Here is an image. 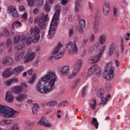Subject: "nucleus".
<instances>
[{"mask_svg":"<svg viewBox=\"0 0 130 130\" xmlns=\"http://www.w3.org/2000/svg\"><path fill=\"white\" fill-rule=\"evenodd\" d=\"M59 48H58V47H56L55 49L52 51V54L54 55V54H56V53H57V52H58V51H59Z\"/></svg>","mask_w":130,"mask_h":130,"instance_id":"48","label":"nucleus"},{"mask_svg":"<svg viewBox=\"0 0 130 130\" xmlns=\"http://www.w3.org/2000/svg\"><path fill=\"white\" fill-rule=\"evenodd\" d=\"M23 90H24L23 86L18 85L14 87L13 92L15 93V94H21V93L23 92Z\"/></svg>","mask_w":130,"mask_h":130,"instance_id":"21","label":"nucleus"},{"mask_svg":"<svg viewBox=\"0 0 130 130\" xmlns=\"http://www.w3.org/2000/svg\"><path fill=\"white\" fill-rule=\"evenodd\" d=\"M3 63L4 66H10L14 63V60L10 57L5 56L3 59Z\"/></svg>","mask_w":130,"mask_h":130,"instance_id":"12","label":"nucleus"},{"mask_svg":"<svg viewBox=\"0 0 130 130\" xmlns=\"http://www.w3.org/2000/svg\"><path fill=\"white\" fill-rule=\"evenodd\" d=\"M37 78V77L36 76V74H34L32 76L31 79L29 81H28L29 84H33V83L35 82V80H36Z\"/></svg>","mask_w":130,"mask_h":130,"instance_id":"39","label":"nucleus"},{"mask_svg":"<svg viewBox=\"0 0 130 130\" xmlns=\"http://www.w3.org/2000/svg\"><path fill=\"white\" fill-rule=\"evenodd\" d=\"M61 106L62 107H64V106H68V102L67 101H63V102H61L60 105H58V106Z\"/></svg>","mask_w":130,"mask_h":130,"instance_id":"44","label":"nucleus"},{"mask_svg":"<svg viewBox=\"0 0 130 130\" xmlns=\"http://www.w3.org/2000/svg\"><path fill=\"white\" fill-rule=\"evenodd\" d=\"M110 97H111V95L110 94H108L107 96V98H104L102 99V103L101 104V105H102V104H104V106H105V105H106V103L107 102L108 100H109V98H110Z\"/></svg>","mask_w":130,"mask_h":130,"instance_id":"35","label":"nucleus"},{"mask_svg":"<svg viewBox=\"0 0 130 130\" xmlns=\"http://www.w3.org/2000/svg\"><path fill=\"white\" fill-rule=\"evenodd\" d=\"M66 52V50H63L62 51H61L60 53L56 55L54 58L55 59H59V58H61L63 56V54Z\"/></svg>","mask_w":130,"mask_h":130,"instance_id":"34","label":"nucleus"},{"mask_svg":"<svg viewBox=\"0 0 130 130\" xmlns=\"http://www.w3.org/2000/svg\"><path fill=\"white\" fill-rule=\"evenodd\" d=\"M93 50L94 51H98L99 50V45L98 43H95L93 46Z\"/></svg>","mask_w":130,"mask_h":130,"instance_id":"47","label":"nucleus"},{"mask_svg":"<svg viewBox=\"0 0 130 130\" xmlns=\"http://www.w3.org/2000/svg\"><path fill=\"white\" fill-rule=\"evenodd\" d=\"M61 4L62 6H64V5H67L69 2H70V0H60Z\"/></svg>","mask_w":130,"mask_h":130,"instance_id":"54","label":"nucleus"},{"mask_svg":"<svg viewBox=\"0 0 130 130\" xmlns=\"http://www.w3.org/2000/svg\"><path fill=\"white\" fill-rule=\"evenodd\" d=\"M106 49V45H104L101 49L100 50V52L99 54L100 55L102 56V54H103V53H104V51H105Z\"/></svg>","mask_w":130,"mask_h":130,"instance_id":"41","label":"nucleus"},{"mask_svg":"<svg viewBox=\"0 0 130 130\" xmlns=\"http://www.w3.org/2000/svg\"><path fill=\"white\" fill-rule=\"evenodd\" d=\"M40 109V106L38 104H35L32 108V111L33 114H37V112H38V110Z\"/></svg>","mask_w":130,"mask_h":130,"instance_id":"30","label":"nucleus"},{"mask_svg":"<svg viewBox=\"0 0 130 130\" xmlns=\"http://www.w3.org/2000/svg\"><path fill=\"white\" fill-rule=\"evenodd\" d=\"M103 14L105 16H108L110 11V5L109 3L106 2L104 4Z\"/></svg>","mask_w":130,"mask_h":130,"instance_id":"16","label":"nucleus"},{"mask_svg":"<svg viewBox=\"0 0 130 130\" xmlns=\"http://www.w3.org/2000/svg\"><path fill=\"white\" fill-rule=\"evenodd\" d=\"M23 49V46L21 45H17L15 46V49L17 50H21V49Z\"/></svg>","mask_w":130,"mask_h":130,"instance_id":"56","label":"nucleus"},{"mask_svg":"<svg viewBox=\"0 0 130 130\" xmlns=\"http://www.w3.org/2000/svg\"><path fill=\"white\" fill-rule=\"evenodd\" d=\"M46 106H50V107H53V106H55V105H57V102L56 101H52L49 102H46L45 103Z\"/></svg>","mask_w":130,"mask_h":130,"instance_id":"32","label":"nucleus"},{"mask_svg":"<svg viewBox=\"0 0 130 130\" xmlns=\"http://www.w3.org/2000/svg\"><path fill=\"white\" fill-rule=\"evenodd\" d=\"M100 19H99V16H98V13H96L94 16V21L93 22V31L94 33H97L98 31V25H99V21Z\"/></svg>","mask_w":130,"mask_h":130,"instance_id":"11","label":"nucleus"},{"mask_svg":"<svg viewBox=\"0 0 130 130\" xmlns=\"http://www.w3.org/2000/svg\"><path fill=\"white\" fill-rule=\"evenodd\" d=\"M87 43H88V39L87 38L84 39L83 42L81 44L82 46H83V47L86 46V45H87Z\"/></svg>","mask_w":130,"mask_h":130,"instance_id":"49","label":"nucleus"},{"mask_svg":"<svg viewBox=\"0 0 130 130\" xmlns=\"http://www.w3.org/2000/svg\"><path fill=\"white\" fill-rule=\"evenodd\" d=\"M90 105L92 110H94L97 106V102H96V99L95 98H93L90 100Z\"/></svg>","mask_w":130,"mask_h":130,"instance_id":"31","label":"nucleus"},{"mask_svg":"<svg viewBox=\"0 0 130 130\" xmlns=\"http://www.w3.org/2000/svg\"><path fill=\"white\" fill-rule=\"evenodd\" d=\"M27 98H28V95L25 94H22L16 97V100L19 102H23V101H24L25 99H27Z\"/></svg>","mask_w":130,"mask_h":130,"instance_id":"24","label":"nucleus"},{"mask_svg":"<svg viewBox=\"0 0 130 130\" xmlns=\"http://www.w3.org/2000/svg\"><path fill=\"white\" fill-rule=\"evenodd\" d=\"M48 14L42 13L40 16L35 17L34 23L38 24L41 29H44L46 27L45 22L48 21Z\"/></svg>","mask_w":130,"mask_h":130,"instance_id":"5","label":"nucleus"},{"mask_svg":"<svg viewBox=\"0 0 130 130\" xmlns=\"http://www.w3.org/2000/svg\"><path fill=\"white\" fill-rule=\"evenodd\" d=\"M121 53H123V51L124 50V45L123 44V42L122 41V43H121Z\"/></svg>","mask_w":130,"mask_h":130,"instance_id":"58","label":"nucleus"},{"mask_svg":"<svg viewBox=\"0 0 130 130\" xmlns=\"http://www.w3.org/2000/svg\"><path fill=\"white\" fill-rule=\"evenodd\" d=\"M82 0H76L75 3V11L79 13L82 10V5H81V1Z\"/></svg>","mask_w":130,"mask_h":130,"instance_id":"23","label":"nucleus"},{"mask_svg":"<svg viewBox=\"0 0 130 130\" xmlns=\"http://www.w3.org/2000/svg\"><path fill=\"white\" fill-rule=\"evenodd\" d=\"M39 13V9L38 8H36L34 10V14L35 15H37Z\"/></svg>","mask_w":130,"mask_h":130,"instance_id":"62","label":"nucleus"},{"mask_svg":"<svg viewBox=\"0 0 130 130\" xmlns=\"http://www.w3.org/2000/svg\"><path fill=\"white\" fill-rule=\"evenodd\" d=\"M18 114H19V112L8 106L0 105V115L4 118H14Z\"/></svg>","mask_w":130,"mask_h":130,"instance_id":"4","label":"nucleus"},{"mask_svg":"<svg viewBox=\"0 0 130 130\" xmlns=\"http://www.w3.org/2000/svg\"><path fill=\"white\" fill-rule=\"evenodd\" d=\"M59 5H56L55 8L57 10L54 14L52 21L50 24V28L48 31L47 37L48 39H52L54 37L56 29L57 28V25H58V20H59V14H60V9H59Z\"/></svg>","mask_w":130,"mask_h":130,"instance_id":"3","label":"nucleus"},{"mask_svg":"<svg viewBox=\"0 0 130 130\" xmlns=\"http://www.w3.org/2000/svg\"><path fill=\"white\" fill-rule=\"evenodd\" d=\"M16 82H18V79L16 78H13L6 80L5 82V85L6 86H10V85H12V83H16Z\"/></svg>","mask_w":130,"mask_h":130,"instance_id":"27","label":"nucleus"},{"mask_svg":"<svg viewBox=\"0 0 130 130\" xmlns=\"http://www.w3.org/2000/svg\"><path fill=\"white\" fill-rule=\"evenodd\" d=\"M92 120L91 121V123L93 124V125H94L96 129L98 128L99 123L98 122V121H97V118L92 117Z\"/></svg>","mask_w":130,"mask_h":130,"instance_id":"33","label":"nucleus"},{"mask_svg":"<svg viewBox=\"0 0 130 130\" xmlns=\"http://www.w3.org/2000/svg\"><path fill=\"white\" fill-rule=\"evenodd\" d=\"M57 80L55 72L49 71L39 80L36 84V90L40 94H47L55 89V82Z\"/></svg>","mask_w":130,"mask_h":130,"instance_id":"1","label":"nucleus"},{"mask_svg":"<svg viewBox=\"0 0 130 130\" xmlns=\"http://www.w3.org/2000/svg\"><path fill=\"white\" fill-rule=\"evenodd\" d=\"M19 126H18L17 124H14L13 126L11 127V130H19Z\"/></svg>","mask_w":130,"mask_h":130,"instance_id":"45","label":"nucleus"},{"mask_svg":"<svg viewBox=\"0 0 130 130\" xmlns=\"http://www.w3.org/2000/svg\"><path fill=\"white\" fill-rule=\"evenodd\" d=\"M97 96L101 99L104 98L103 96H104V89L103 88H100L96 92Z\"/></svg>","mask_w":130,"mask_h":130,"instance_id":"29","label":"nucleus"},{"mask_svg":"<svg viewBox=\"0 0 130 130\" xmlns=\"http://www.w3.org/2000/svg\"><path fill=\"white\" fill-rule=\"evenodd\" d=\"M35 55H36L35 52L31 53L30 51H28L24 57V62L27 63V62L32 61V60L34 59Z\"/></svg>","mask_w":130,"mask_h":130,"instance_id":"9","label":"nucleus"},{"mask_svg":"<svg viewBox=\"0 0 130 130\" xmlns=\"http://www.w3.org/2000/svg\"><path fill=\"white\" fill-rule=\"evenodd\" d=\"M24 55H25V52H22L20 53H16L15 56V61H19V60H21L24 57Z\"/></svg>","mask_w":130,"mask_h":130,"instance_id":"25","label":"nucleus"},{"mask_svg":"<svg viewBox=\"0 0 130 130\" xmlns=\"http://www.w3.org/2000/svg\"><path fill=\"white\" fill-rule=\"evenodd\" d=\"M102 58V56L99 54L95 56H91L88 60V63L90 64H93V63H97L100 61V59Z\"/></svg>","mask_w":130,"mask_h":130,"instance_id":"10","label":"nucleus"},{"mask_svg":"<svg viewBox=\"0 0 130 130\" xmlns=\"http://www.w3.org/2000/svg\"><path fill=\"white\" fill-rule=\"evenodd\" d=\"M66 48L69 50V54H77L78 52V47L77 44L74 43L72 41H69L66 46Z\"/></svg>","mask_w":130,"mask_h":130,"instance_id":"8","label":"nucleus"},{"mask_svg":"<svg viewBox=\"0 0 130 130\" xmlns=\"http://www.w3.org/2000/svg\"><path fill=\"white\" fill-rule=\"evenodd\" d=\"M30 36L34 37H30V34L29 33L26 34V35H22L21 37L20 36H15L14 37V41L15 44L19 43V41H20V39L23 41V42H26L27 45H30L31 44V42H37L38 40L40 38V36L39 35V33H40V28L39 27L36 26L34 28H31L30 30Z\"/></svg>","mask_w":130,"mask_h":130,"instance_id":"2","label":"nucleus"},{"mask_svg":"<svg viewBox=\"0 0 130 130\" xmlns=\"http://www.w3.org/2000/svg\"><path fill=\"white\" fill-rule=\"evenodd\" d=\"M73 34H74V29H69V37H72V36H73Z\"/></svg>","mask_w":130,"mask_h":130,"instance_id":"57","label":"nucleus"},{"mask_svg":"<svg viewBox=\"0 0 130 130\" xmlns=\"http://www.w3.org/2000/svg\"><path fill=\"white\" fill-rule=\"evenodd\" d=\"M125 39L126 41H128L130 40V33H127L125 35Z\"/></svg>","mask_w":130,"mask_h":130,"instance_id":"52","label":"nucleus"},{"mask_svg":"<svg viewBox=\"0 0 130 130\" xmlns=\"http://www.w3.org/2000/svg\"><path fill=\"white\" fill-rule=\"evenodd\" d=\"M113 16L114 17H116L117 16V9L115 7L113 8Z\"/></svg>","mask_w":130,"mask_h":130,"instance_id":"55","label":"nucleus"},{"mask_svg":"<svg viewBox=\"0 0 130 130\" xmlns=\"http://www.w3.org/2000/svg\"><path fill=\"white\" fill-rule=\"evenodd\" d=\"M8 12L9 14H12L13 17H18V12H17L16 7L14 6H9L8 8Z\"/></svg>","mask_w":130,"mask_h":130,"instance_id":"17","label":"nucleus"},{"mask_svg":"<svg viewBox=\"0 0 130 130\" xmlns=\"http://www.w3.org/2000/svg\"><path fill=\"white\" fill-rule=\"evenodd\" d=\"M14 99L15 98L14 97V95H12L11 91L6 92L5 100L7 101V102H8L9 103H12V102H14Z\"/></svg>","mask_w":130,"mask_h":130,"instance_id":"13","label":"nucleus"},{"mask_svg":"<svg viewBox=\"0 0 130 130\" xmlns=\"http://www.w3.org/2000/svg\"><path fill=\"white\" fill-rule=\"evenodd\" d=\"M13 74V69H12V68H8L5 69L3 73V78H9V77H11Z\"/></svg>","mask_w":130,"mask_h":130,"instance_id":"18","label":"nucleus"},{"mask_svg":"<svg viewBox=\"0 0 130 130\" xmlns=\"http://www.w3.org/2000/svg\"><path fill=\"white\" fill-rule=\"evenodd\" d=\"M94 40H95V35L92 34L90 38V41H94Z\"/></svg>","mask_w":130,"mask_h":130,"instance_id":"64","label":"nucleus"},{"mask_svg":"<svg viewBox=\"0 0 130 130\" xmlns=\"http://www.w3.org/2000/svg\"><path fill=\"white\" fill-rule=\"evenodd\" d=\"M19 10L21 11V12H24V11H25V7L21 5L19 7Z\"/></svg>","mask_w":130,"mask_h":130,"instance_id":"63","label":"nucleus"},{"mask_svg":"<svg viewBox=\"0 0 130 130\" xmlns=\"http://www.w3.org/2000/svg\"><path fill=\"white\" fill-rule=\"evenodd\" d=\"M106 41V36L104 35L101 36L99 38V42L100 44H104Z\"/></svg>","mask_w":130,"mask_h":130,"instance_id":"36","label":"nucleus"},{"mask_svg":"<svg viewBox=\"0 0 130 130\" xmlns=\"http://www.w3.org/2000/svg\"><path fill=\"white\" fill-rule=\"evenodd\" d=\"M112 66V61H110L106 66L105 75H107V76H106V79H107L108 80L109 79H111V78L114 76V67H113Z\"/></svg>","mask_w":130,"mask_h":130,"instance_id":"6","label":"nucleus"},{"mask_svg":"<svg viewBox=\"0 0 130 130\" xmlns=\"http://www.w3.org/2000/svg\"><path fill=\"white\" fill-rule=\"evenodd\" d=\"M28 6L29 7H32L34 4V2L33 0H27Z\"/></svg>","mask_w":130,"mask_h":130,"instance_id":"50","label":"nucleus"},{"mask_svg":"<svg viewBox=\"0 0 130 130\" xmlns=\"http://www.w3.org/2000/svg\"><path fill=\"white\" fill-rule=\"evenodd\" d=\"M115 48H116V45L115 44L112 43L109 49V55H112L113 54Z\"/></svg>","mask_w":130,"mask_h":130,"instance_id":"28","label":"nucleus"},{"mask_svg":"<svg viewBox=\"0 0 130 130\" xmlns=\"http://www.w3.org/2000/svg\"><path fill=\"white\" fill-rule=\"evenodd\" d=\"M12 71L13 74H21V73L24 71V67L22 66H18L12 70Z\"/></svg>","mask_w":130,"mask_h":130,"instance_id":"26","label":"nucleus"},{"mask_svg":"<svg viewBox=\"0 0 130 130\" xmlns=\"http://www.w3.org/2000/svg\"><path fill=\"white\" fill-rule=\"evenodd\" d=\"M4 32H5L6 36L10 37V32H9V30L7 29V28H4Z\"/></svg>","mask_w":130,"mask_h":130,"instance_id":"53","label":"nucleus"},{"mask_svg":"<svg viewBox=\"0 0 130 130\" xmlns=\"http://www.w3.org/2000/svg\"><path fill=\"white\" fill-rule=\"evenodd\" d=\"M79 26L80 28H78V32L82 34L85 27H86V20L85 19H80L79 20Z\"/></svg>","mask_w":130,"mask_h":130,"instance_id":"19","label":"nucleus"},{"mask_svg":"<svg viewBox=\"0 0 130 130\" xmlns=\"http://www.w3.org/2000/svg\"><path fill=\"white\" fill-rule=\"evenodd\" d=\"M7 45L8 46H10V45H12V39H8L7 40Z\"/></svg>","mask_w":130,"mask_h":130,"instance_id":"59","label":"nucleus"},{"mask_svg":"<svg viewBox=\"0 0 130 130\" xmlns=\"http://www.w3.org/2000/svg\"><path fill=\"white\" fill-rule=\"evenodd\" d=\"M86 89H87V86H85L82 89V97H85L86 96Z\"/></svg>","mask_w":130,"mask_h":130,"instance_id":"51","label":"nucleus"},{"mask_svg":"<svg viewBox=\"0 0 130 130\" xmlns=\"http://www.w3.org/2000/svg\"><path fill=\"white\" fill-rule=\"evenodd\" d=\"M15 26L16 27H22V23L19 20H16L14 21L11 26V34L14 35V31H15Z\"/></svg>","mask_w":130,"mask_h":130,"instance_id":"20","label":"nucleus"},{"mask_svg":"<svg viewBox=\"0 0 130 130\" xmlns=\"http://www.w3.org/2000/svg\"><path fill=\"white\" fill-rule=\"evenodd\" d=\"M61 76H68L70 75V69L68 66H64L59 69Z\"/></svg>","mask_w":130,"mask_h":130,"instance_id":"15","label":"nucleus"},{"mask_svg":"<svg viewBox=\"0 0 130 130\" xmlns=\"http://www.w3.org/2000/svg\"><path fill=\"white\" fill-rule=\"evenodd\" d=\"M27 18H28V15L27 14V13L24 12L22 15V19H24V20H26Z\"/></svg>","mask_w":130,"mask_h":130,"instance_id":"61","label":"nucleus"},{"mask_svg":"<svg viewBox=\"0 0 130 130\" xmlns=\"http://www.w3.org/2000/svg\"><path fill=\"white\" fill-rule=\"evenodd\" d=\"M44 9L45 11L47 12V13H48V12H50V8H49V6L47 4L45 5V6H44Z\"/></svg>","mask_w":130,"mask_h":130,"instance_id":"43","label":"nucleus"},{"mask_svg":"<svg viewBox=\"0 0 130 130\" xmlns=\"http://www.w3.org/2000/svg\"><path fill=\"white\" fill-rule=\"evenodd\" d=\"M82 64H83V61H82V59H77L75 63L73 66L74 70H75V71H78V72H79L80 70L81 69V68H82Z\"/></svg>","mask_w":130,"mask_h":130,"instance_id":"14","label":"nucleus"},{"mask_svg":"<svg viewBox=\"0 0 130 130\" xmlns=\"http://www.w3.org/2000/svg\"><path fill=\"white\" fill-rule=\"evenodd\" d=\"M46 118L43 117L41 119L40 121L38 123V125H43L44 126L45 123L46 122Z\"/></svg>","mask_w":130,"mask_h":130,"instance_id":"37","label":"nucleus"},{"mask_svg":"<svg viewBox=\"0 0 130 130\" xmlns=\"http://www.w3.org/2000/svg\"><path fill=\"white\" fill-rule=\"evenodd\" d=\"M13 121L10 119H3L0 121V125L1 126H6L11 124Z\"/></svg>","mask_w":130,"mask_h":130,"instance_id":"22","label":"nucleus"},{"mask_svg":"<svg viewBox=\"0 0 130 130\" xmlns=\"http://www.w3.org/2000/svg\"><path fill=\"white\" fill-rule=\"evenodd\" d=\"M78 74H79V71L77 70H75V69H74L73 72H72V74L70 75L69 76V78L70 79H73V78H74V77H75L76 76H77V75H78Z\"/></svg>","mask_w":130,"mask_h":130,"instance_id":"38","label":"nucleus"},{"mask_svg":"<svg viewBox=\"0 0 130 130\" xmlns=\"http://www.w3.org/2000/svg\"><path fill=\"white\" fill-rule=\"evenodd\" d=\"M81 82V79L77 78L74 82V84H75L76 86L78 85Z\"/></svg>","mask_w":130,"mask_h":130,"instance_id":"60","label":"nucleus"},{"mask_svg":"<svg viewBox=\"0 0 130 130\" xmlns=\"http://www.w3.org/2000/svg\"><path fill=\"white\" fill-rule=\"evenodd\" d=\"M25 124L30 127H33L34 126V123L33 122H31L30 121L27 120L25 121Z\"/></svg>","mask_w":130,"mask_h":130,"instance_id":"40","label":"nucleus"},{"mask_svg":"<svg viewBox=\"0 0 130 130\" xmlns=\"http://www.w3.org/2000/svg\"><path fill=\"white\" fill-rule=\"evenodd\" d=\"M44 126H45V127H51L52 126V124H51V123L50 122H47V120L45 123V125Z\"/></svg>","mask_w":130,"mask_h":130,"instance_id":"46","label":"nucleus"},{"mask_svg":"<svg viewBox=\"0 0 130 130\" xmlns=\"http://www.w3.org/2000/svg\"><path fill=\"white\" fill-rule=\"evenodd\" d=\"M112 87V85L109 83H107L106 84V89L107 91H110L111 90V87Z\"/></svg>","mask_w":130,"mask_h":130,"instance_id":"42","label":"nucleus"},{"mask_svg":"<svg viewBox=\"0 0 130 130\" xmlns=\"http://www.w3.org/2000/svg\"><path fill=\"white\" fill-rule=\"evenodd\" d=\"M95 74L98 77H100L101 75V69L97 65H94L91 67L88 71V75L86 77V79H88L91 76H93Z\"/></svg>","mask_w":130,"mask_h":130,"instance_id":"7","label":"nucleus"}]
</instances>
